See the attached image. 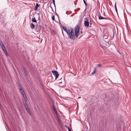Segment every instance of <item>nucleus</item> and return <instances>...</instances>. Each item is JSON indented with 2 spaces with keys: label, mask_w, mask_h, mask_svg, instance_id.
Here are the masks:
<instances>
[{
  "label": "nucleus",
  "mask_w": 131,
  "mask_h": 131,
  "mask_svg": "<svg viewBox=\"0 0 131 131\" xmlns=\"http://www.w3.org/2000/svg\"><path fill=\"white\" fill-rule=\"evenodd\" d=\"M41 26L39 24H38L36 25L35 30L37 33H39V32L40 31L41 29Z\"/></svg>",
  "instance_id": "nucleus-2"
},
{
  "label": "nucleus",
  "mask_w": 131,
  "mask_h": 131,
  "mask_svg": "<svg viewBox=\"0 0 131 131\" xmlns=\"http://www.w3.org/2000/svg\"><path fill=\"white\" fill-rule=\"evenodd\" d=\"M23 101L25 107L27 106V103L24 100Z\"/></svg>",
  "instance_id": "nucleus-12"
},
{
  "label": "nucleus",
  "mask_w": 131,
  "mask_h": 131,
  "mask_svg": "<svg viewBox=\"0 0 131 131\" xmlns=\"http://www.w3.org/2000/svg\"><path fill=\"white\" fill-rule=\"evenodd\" d=\"M58 120H59V118H58Z\"/></svg>",
  "instance_id": "nucleus-29"
},
{
  "label": "nucleus",
  "mask_w": 131,
  "mask_h": 131,
  "mask_svg": "<svg viewBox=\"0 0 131 131\" xmlns=\"http://www.w3.org/2000/svg\"><path fill=\"white\" fill-rule=\"evenodd\" d=\"M96 72V70L95 69L91 73L92 74H93L95 73Z\"/></svg>",
  "instance_id": "nucleus-17"
},
{
  "label": "nucleus",
  "mask_w": 131,
  "mask_h": 131,
  "mask_svg": "<svg viewBox=\"0 0 131 131\" xmlns=\"http://www.w3.org/2000/svg\"><path fill=\"white\" fill-rule=\"evenodd\" d=\"M101 131H103L102 130H101Z\"/></svg>",
  "instance_id": "nucleus-36"
},
{
  "label": "nucleus",
  "mask_w": 131,
  "mask_h": 131,
  "mask_svg": "<svg viewBox=\"0 0 131 131\" xmlns=\"http://www.w3.org/2000/svg\"><path fill=\"white\" fill-rule=\"evenodd\" d=\"M90 18L89 17H87L86 19V21H88L90 19Z\"/></svg>",
  "instance_id": "nucleus-21"
},
{
  "label": "nucleus",
  "mask_w": 131,
  "mask_h": 131,
  "mask_svg": "<svg viewBox=\"0 0 131 131\" xmlns=\"http://www.w3.org/2000/svg\"><path fill=\"white\" fill-rule=\"evenodd\" d=\"M101 47H102V48H103V47H102V46H101Z\"/></svg>",
  "instance_id": "nucleus-31"
},
{
  "label": "nucleus",
  "mask_w": 131,
  "mask_h": 131,
  "mask_svg": "<svg viewBox=\"0 0 131 131\" xmlns=\"http://www.w3.org/2000/svg\"><path fill=\"white\" fill-rule=\"evenodd\" d=\"M64 126H65L67 128H68V127H69V126H67V125H64Z\"/></svg>",
  "instance_id": "nucleus-25"
},
{
  "label": "nucleus",
  "mask_w": 131,
  "mask_h": 131,
  "mask_svg": "<svg viewBox=\"0 0 131 131\" xmlns=\"http://www.w3.org/2000/svg\"><path fill=\"white\" fill-rule=\"evenodd\" d=\"M32 21L34 23H37V20H36L35 18L34 17V18H32Z\"/></svg>",
  "instance_id": "nucleus-11"
},
{
  "label": "nucleus",
  "mask_w": 131,
  "mask_h": 131,
  "mask_svg": "<svg viewBox=\"0 0 131 131\" xmlns=\"http://www.w3.org/2000/svg\"><path fill=\"white\" fill-rule=\"evenodd\" d=\"M90 25L89 26V27H91L92 26H91V25H92L91 24V23L90 24Z\"/></svg>",
  "instance_id": "nucleus-28"
},
{
  "label": "nucleus",
  "mask_w": 131,
  "mask_h": 131,
  "mask_svg": "<svg viewBox=\"0 0 131 131\" xmlns=\"http://www.w3.org/2000/svg\"><path fill=\"white\" fill-rule=\"evenodd\" d=\"M80 28L78 26H77L75 28V35L74 30L72 28L68 29V32L67 34L69 37L71 39H73L75 38V35L77 38L78 37L79 34V29Z\"/></svg>",
  "instance_id": "nucleus-1"
},
{
  "label": "nucleus",
  "mask_w": 131,
  "mask_h": 131,
  "mask_svg": "<svg viewBox=\"0 0 131 131\" xmlns=\"http://www.w3.org/2000/svg\"><path fill=\"white\" fill-rule=\"evenodd\" d=\"M101 47H102V48H103V47H102V46H101Z\"/></svg>",
  "instance_id": "nucleus-33"
},
{
  "label": "nucleus",
  "mask_w": 131,
  "mask_h": 131,
  "mask_svg": "<svg viewBox=\"0 0 131 131\" xmlns=\"http://www.w3.org/2000/svg\"><path fill=\"white\" fill-rule=\"evenodd\" d=\"M53 3L54 5H55V1L54 0H53Z\"/></svg>",
  "instance_id": "nucleus-23"
},
{
  "label": "nucleus",
  "mask_w": 131,
  "mask_h": 131,
  "mask_svg": "<svg viewBox=\"0 0 131 131\" xmlns=\"http://www.w3.org/2000/svg\"><path fill=\"white\" fill-rule=\"evenodd\" d=\"M35 25L33 23H31L30 25V26L32 29H34L35 28Z\"/></svg>",
  "instance_id": "nucleus-10"
},
{
  "label": "nucleus",
  "mask_w": 131,
  "mask_h": 131,
  "mask_svg": "<svg viewBox=\"0 0 131 131\" xmlns=\"http://www.w3.org/2000/svg\"><path fill=\"white\" fill-rule=\"evenodd\" d=\"M85 131H88L87 130H86Z\"/></svg>",
  "instance_id": "nucleus-35"
},
{
  "label": "nucleus",
  "mask_w": 131,
  "mask_h": 131,
  "mask_svg": "<svg viewBox=\"0 0 131 131\" xmlns=\"http://www.w3.org/2000/svg\"><path fill=\"white\" fill-rule=\"evenodd\" d=\"M89 22L88 21H85L84 23V25L86 27L88 26L89 25Z\"/></svg>",
  "instance_id": "nucleus-7"
},
{
  "label": "nucleus",
  "mask_w": 131,
  "mask_h": 131,
  "mask_svg": "<svg viewBox=\"0 0 131 131\" xmlns=\"http://www.w3.org/2000/svg\"><path fill=\"white\" fill-rule=\"evenodd\" d=\"M51 33L53 35H54L56 34V33L55 31L54 30H53L51 31Z\"/></svg>",
  "instance_id": "nucleus-16"
},
{
  "label": "nucleus",
  "mask_w": 131,
  "mask_h": 131,
  "mask_svg": "<svg viewBox=\"0 0 131 131\" xmlns=\"http://www.w3.org/2000/svg\"><path fill=\"white\" fill-rule=\"evenodd\" d=\"M52 19L53 20H54V16H53L52 17Z\"/></svg>",
  "instance_id": "nucleus-22"
},
{
  "label": "nucleus",
  "mask_w": 131,
  "mask_h": 131,
  "mask_svg": "<svg viewBox=\"0 0 131 131\" xmlns=\"http://www.w3.org/2000/svg\"><path fill=\"white\" fill-rule=\"evenodd\" d=\"M39 6V5L37 3L36 4V6H35V8L34 9L35 10H36L38 9V7Z\"/></svg>",
  "instance_id": "nucleus-9"
},
{
  "label": "nucleus",
  "mask_w": 131,
  "mask_h": 131,
  "mask_svg": "<svg viewBox=\"0 0 131 131\" xmlns=\"http://www.w3.org/2000/svg\"><path fill=\"white\" fill-rule=\"evenodd\" d=\"M53 109L54 111V112L56 113V114H57V110L56 109L55 107L54 106L53 107Z\"/></svg>",
  "instance_id": "nucleus-15"
},
{
  "label": "nucleus",
  "mask_w": 131,
  "mask_h": 131,
  "mask_svg": "<svg viewBox=\"0 0 131 131\" xmlns=\"http://www.w3.org/2000/svg\"><path fill=\"white\" fill-rule=\"evenodd\" d=\"M23 96L24 98L25 101H26L25 102L27 101H28V99L26 97V94L24 95Z\"/></svg>",
  "instance_id": "nucleus-13"
},
{
  "label": "nucleus",
  "mask_w": 131,
  "mask_h": 131,
  "mask_svg": "<svg viewBox=\"0 0 131 131\" xmlns=\"http://www.w3.org/2000/svg\"><path fill=\"white\" fill-rule=\"evenodd\" d=\"M83 1L84 2V4H85V5H86V4L85 2V0H83Z\"/></svg>",
  "instance_id": "nucleus-24"
},
{
  "label": "nucleus",
  "mask_w": 131,
  "mask_h": 131,
  "mask_svg": "<svg viewBox=\"0 0 131 131\" xmlns=\"http://www.w3.org/2000/svg\"><path fill=\"white\" fill-rule=\"evenodd\" d=\"M98 16L99 18V19H106V18H105L103 17H102L101 15V14L100 13V12H99Z\"/></svg>",
  "instance_id": "nucleus-5"
},
{
  "label": "nucleus",
  "mask_w": 131,
  "mask_h": 131,
  "mask_svg": "<svg viewBox=\"0 0 131 131\" xmlns=\"http://www.w3.org/2000/svg\"><path fill=\"white\" fill-rule=\"evenodd\" d=\"M101 65L100 64H98L97 65V67H101Z\"/></svg>",
  "instance_id": "nucleus-20"
},
{
  "label": "nucleus",
  "mask_w": 131,
  "mask_h": 131,
  "mask_svg": "<svg viewBox=\"0 0 131 131\" xmlns=\"http://www.w3.org/2000/svg\"><path fill=\"white\" fill-rule=\"evenodd\" d=\"M24 73H25V75L26 76H27V71H24Z\"/></svg>",
  "instance_id": "nucleus-19"
},
{
  "label": "nucleus",
  "mask_w": 131,
  "mask_h": 131,
  "mask_svg": "<svg viewBox=\"0 0 131 131\" xmlns=\"http://www.w3.org/2000/svg\"><path fill=\"white\" fill-rule=\"evenodd\" d=\"M114 6H115V10H116V13H118V12H117V7H116V2L115 3Z\"/></svg>",
  "instance_id": "nucleus-14"
},
{
  "label": "nucleus",
  "mask_w": 131,
  "mask_h": 131,
  "mask_svg": "<svg viewBox=\"0 0 131 131\" xmlns=\"http://www.w3.org/2000/svg\"><path fill=\"white\" fill-rule=\"evenodd\" d=\"M25 107L26 109V110H27V111L28 112V113L30 115H31V112H30L28 108V106H26Z\"/></svg>",
  "instance_id": "nucleus-6"
},
{
  "label": "nucleus",
  "mask_w": 131,
  "mask_h": 131,
  "mask_svg": "<svg viewBox=\"0 0 131 131\" xmlns=\"http://www.w3.org/2000/svg\"><path fill=\"white\" fill-rule=\"evenodd\" d=\"M52 72L53 74L55 76V79H56L58 78L59 76V74L58 72L56 71H52Z\"/></svg>",
  "instance_id": "nucleus-4"
},
{
  "label": "nucleus",
  "mask_w": 131,
  "mask_h": 131,
  "mask_svg": "<svg viewBox=\"0 0 131 131\" xmlns=\"http://www.w3.org/2000/svg\"><path fill=\"white\" fill-rule=\"evenodd\" d=\"M62 28L66 32L67 34H68V29L67 30V28L64 27L63 26Z\"/></svg>",
  "instance_id": "nucleus-8"
},
{
  "label": "nucleus",
  "mask_w": 131,
  "mask_h": 131,
  "mask_svg": "<svg viewBox=\"0 0 131 131\" xmlns=\"http://www.w3.org/2000/svg\"><path fill=\"white\" fill-rule=\"evenodd\" d=\"M103 38L104 39H107L108 37L107 36L105 35L103 36Z\"/></svg>",
  "instance_id": "nucleus-18"
},
{
  "label": "nucleus",
  "mask_w": 131,
  "mask_h": 131,
  "mask_svg": "<svg viewBox=\"0 0 131 131\" xmlns=\"http://www.w3.org/2000/svg\"><path fill=\"white\" fill-rule=\"evenodd\" d=\"M18 88L20 91V92H21V93L23 95V96L25 95V93L21 85L19 84H18Z\"/></svg>",
  "instance_id": "nucleus-3"
},
{
  "label": "nucleus",
  "mask_w": 131,
  "mask_h": 131,
  "mask_svg": "<svg viewBox=\"0 0 131 131\" xmlns=\"http://www.w3.org/2000/svg\"><path fill=\"white\" fill-rule=\"evenodd\" d=\"M101 47H102V48H103V47H102V46H101Z\"/></svg>",
  "instance_id": "nucleus-32"
},
{
  "label": "nucleus",
  "mask_w": 131,
  "mask_h": 131,
  "mask_svg": "<svg viewBox=\"0 0 131 131\" xmlns=\"http://www.w3.org/2000/svg\"><path fill=\"white\" fill-rule=\"evenodd\" d=\"M101 47H102V48H103V47H102V46H101Z\"/></svg>",
  "instance_id": "nucleus-30"
},
{
  "label": "nucleus",
  "mask_w": 131,
  "mask_h": 131,
  "mask_svg": "<svg viewBox=\"0 0 131 131\" xmlns=\"http://www.w3.org/2000/svg\"><path fill=\"white\" fill-rule=\"evenodd\" d=\"M114 37V32H113V37L112 38H111L112 39Z\"/></svg>",
  "instance_id": "nucleus-27"
},
{
  "label": "nucleus",
  "mask_w": 131,
  "mask_h": 131,
  "mask_svg": "<svg viewBox=\"0 0 131 131\" xmlns=\"http://www.w3.org/2000/svg\"><path fill=\"white\" fill-rule=\"evenodd\" d=\"M68 129L69 131H71V129L69 127H68Z\"/></svg>",
  "instance_id": "nucleus-26"
},
{
  "label": "nucleus",
  "mask_w": 131,
  "mask_h": 131,
  "mask_svg": "<svg viewBox=\"0 0 131 131\" xmlns=\"http://www.w3.org/2000/svg\"><path fill=\"white\" fill-rule=\"evenodd\" d=\"M62 33H63V31H62Z\"/></svg>",
  "instance_id": "nucleus-34"
}]
</instances>
